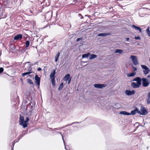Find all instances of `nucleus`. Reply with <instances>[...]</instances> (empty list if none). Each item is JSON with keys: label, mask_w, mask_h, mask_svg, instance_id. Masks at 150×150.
<instances>
[{"label": "nucleus", "mask_w": 150, "mask_h": 150, "mask_svg": "<svg viewBox=\"0 0 150 150\" xmlns=\"http://www.w3.org/2000/svg\"><path fill=\"white\" fill-rule=\"evenodd\" d=\"M24 122L25 120L24 117L20 115L19 120V124L23 126L24 128L27 127L28 126L27 125L25 124Z\"/></svg>", "instance_id": "f257e3e1"}, {"label": "nucleus", "mask_w": 150, "mask_h": 150, "mask_svg": "<svg viewBox=\"0 0 150 150\" xmlns=\"http://www.w3.org/2000/svg\"><path fill=\"white\" fill-rule=\"evenodd\" d=\"M129 58L131 59L132 62L134 65H137L139 63L138 62L137 57L136 56L131 55Z\"/></svg>", "instance_id": "f03ea898"}, {"label": "nucleus", "mask_w": 150, "mask_h": 150, "mask_svg": "<svg viewBox=\"0 0 150 150\" xmlns=\"http://www.w3.org/2000/svg\"><path fill=\"white\" fill-rule=\"evenodd\" d=\"M141 66L143 69V71L144 74L146 75L149 73L150 71L149 69L145 65H142Z\"/></svg>", "instance_id": "7ed1b4c3"}, {"label": "nucleus", "mask_w": 150, "mask_h": 150, "mask_svg": "<svg viewBox=\"0 0 150 150\" xmlns=\"http://www.w3.org/2000/svg\"><path fill=\"white\" fill-rule=\"evenodd\" d=\"M142 86L144 87L148 86L149 83V82L148 80L145 78H142Z\"/></svg>", "instance_id": "20e7f679"}, {"label": "nucleus", "mask_w": 150, "mask_h": 150, "mask_svg": "<svg viewBox=\"0 0 150 150\" xmlns=\"http://www.w3.org/2000/svg\"><path fill=\"white\" fill-rule=\"evenodd\" d=\"M140 110H139L138 113L142 115H146L148 114V111L144 108L141 107L140 109Z\"/></svg>", "instance_id": "39448f33"}, {"label": "nucleus", "mask_w": 150, "mask_h": 150, "mask_svg": "<svg viewBox=\"0 0 150 150\" xmlns=\"http://www.w3.org/2000/svg\"><path fill=\"white\" fill-rule=\"evenodd\" d=\"M94 86L95 87L99 88H103L105 87L106 85L105 84H95Z\"/></svg>", "instance_id": "423d86ee"}, {"label": "nucleus", "mask_w": 150, "mask_h": 150, "mask_svg": "<svg viewBox=\"0 0 150 150\" xmlns=\"http://www.w3.org/2000/svg\"><path fill=\"white\" fill-rule=\"evenodd\" d=\"M134 81H137V83L140 86L141 84L142 79L139 77H137L135 78L133 80Z\"/></svg>", "instance_id": "0eeeda50"}, {"label": "nucleus", "mask_w": 150, "mask_h": 150, "mask_svg": "<svg viewBox=\"0 0 150 150\" xmlns=\"http://www.w3.org/2000/svg\"><path fill=\"white\" fill-rule=\"evenodd\" d=\"M35 82L37 86H39L40 84V78L37 75H36L35 76Z\"/></svg>", "instance_id": "6e6552de"}, {"label": "nucleus", "mask_w": 150, "mask_h": 150, "mask_svg": "<svg viewBox=\"0 0 150 150\" xmlns=\"http://www.w3.org/2000/svg\"><path fill=\"white\" fill-rule=\"evenodd\" d=\"M25 131H23L22 134H20L19 137H18L17 139L16 140H14V142H18L19 140L24 136V135L25 134Z\"/></svg>", "instance_id": "1a4fd4ad"}, {"label": "nucleus", "mask_w": 150, "mask_h": 150, "mask_svg": "<svg viewBox=\"0 0 150 150\" xmlns=\"http://www.w3.org/2000/svg\"><path fill=\"white\" fill-rule=\"evenodd\" d=\"M22 38V35L21 34H18L15 36L14 38L15 40H21Z\"/></svg>", "instance_id": "9d476101"}, {"label": "nucleus", "mask_w": 150, "mask_h": 150, "mask_svg": "<svg viewBox=\"0 0 150 150\" xmlns=\"http://www.w3.org/2000/svg\"><path fill=\"white\" fill-rule=\"evenodd\" d=\"M55 74V70H54L53 72L50 75V78L51 80L55 79V77L54 75Z\"/></svg>", "instance_id": "9b49d317"}, {"label": "nucleus", "mask_w": 150, "mask_h": 150, "mask_svg": "<svg viewBox=\"0 0 150 150\" xmlns=\"http://www.w3.org/2000/svg\"><path fill=\"white\" fill-rule=\"evenodd\" d=\"M131 85L132 87L135 88H138L140 86L134 82L132 83Z\"/></svg>", "instance_id": "f8f14e48"}, {"label": "nucleus", "mask_w": 150, "mask_h": 150, "mask_svg": "<svg viewBox=\"0 0 150 150\" xmlns=\"http://www.w3.org/2000/svg\"><path fill=\"white\" fill-rule=\"evenodd\" d=\"M139 110L138 108H136V109L134 110H132L131 111V115H134L136 113H138Z\"/></svg>", "instance_id": "ddd939ff"}, {"label": "nucleus", "mask_w": 150, "mask_h": 150, "mask_svg": "<svg viewBox=\"0 0 150 150\" xmlns=\"http://www.w3.org/2000/svg\"><path fill=\"white\" fill-rule=\"evenodd\" d=\"M132 27L133 28L135 29L136 30H139L140 33L142 32V30L140 27H137L134 25H132Z\"/></svg>", "instance_id": "4468645a"}, {"label": "nucleus", "mask_w": 150, "mask_h": 150, "mask_svg": "<svg viewBox=\"0 0 150 150\" xmlns=\"http://www.w3.org/2000/svg\"><path fill=\"white\" fill-rule=\"evenodd\" d=\"M70 75L69 74H67L64 77V78L63 80L65 81H67L68 80L70 77Z\"/></svg>", "instance_id": "2eb2a0df"}, {"label": "nucleus", "mask_w": 150, "mask_h": 150, "mask_svg": "<svg viewBox=\"0 0 150 150\" xmlns=\"http://www.w3.org/2000/svg\"><path fill=\"white\" fill-rule=\"evenodd\" d=\"M123 52V51L121 49H116L115 50V53H118L119 54H121Z\"/></svg>", "instance_id": "dca6fc26"}, {"label": "nucleus", "mask_w": 150, "mask_h": 150, "mask_svg": "<svg viewBox=\"0 0 150 150\" xmlns=\"http://www.w3.org/2000/svg\"><path fill=\"white\" fill-rule=\"evenodd\" d=\"M97 57V55L96 54H90L89 57L90 59H91L96 58Z\"/></svg>", "instance_id": "f3484780"}, {"label": "nucleus", "mask_w": 150, "mask_h": 150, "mask_svg": "<svg viewBox=\"0 0 150 150\" xmlns=\"http://www.w3.org/2000/svg\"><path fill=\"white\" fill-rule=\"evenodd\" d=\"M108 35H109V34L108 33H101L98 34V36H105Z\"/></svg>", "instance_id": "a211bd4d"}, {"label": "nucleus", "mask_w": 150, "mask_h": 150, "mask_svg": "<svg viewBox=\"0 0 150 150\" xmlns=\"http://www.w3.org/2000/svg\"><path fill=\"white\" fill-rule=\"evenodd\" d=\"M31 70L29 71V72H25L22 74V76H24L26 75H28L30 74L32 72V71H30Z\"/></svg>", "instance_id": "6ab92c4d"}, {"label": "nucleus", "mask_w": 150, "mask_h": 150, "mask_svg": "<svg viewBox=\"0 0 150 150\" xmlns=\"http://www.w3.org/2000/svg\"><path fill=\"white\" fill-rule=\"evenodd\" d=\"M60 53L58 52L56 55L55 56V62H57L58 60L59 56Z\"/></svg>", "instance_id": "aec40b11"}, {"label": "nucleus", "mask_w": 150, "mask_h": 150, "mask_svg": "<svg viewBox=\"0 0 150 150\" xmlns=\"http://www.w3.org/2000/svg\"><path fill=\"white\" fill-rule=\"evenodd\" d=\"M120 114H122L123 115H131V114L130 113L127 112L125 111H123L121 112L120 113Z\"/></svg>", "instance_id": "412c9836"}, {"label": "nucleus", "mask_w": 150, "mask_h": 150, "mask_svg": "<svg viewBox=\"0 0 150 150\" xmlns=\"http://www.w3.org/2000/svg\"><path fill=\"white\" fill-rule=\"evenodd\" d=\"M150 27L148 26L146 30V32L148 36L150 37V30H149Z\"/></svg>", "instance_id": "4be33fe9"}, {"label": "nucleus", "mask_w": 150, "mask_h": 150, "mask_svg": "<svg viewBox=\"0 0 150 150\" xmlns=\"http://www.w3.org/2000/svg\"><path fill=\"white\" fill-rule=\"evenodd\" d=\"M90 54V53H88L87 54H83L82 55V58H87L88 57Z\"/></svg>", "instance_id": "5701e85b"}, {"label": "nucleus", "mask_w": 150, "mask_h": 150, "mask_svg": "<svg viewBox=\"0 0 150 150\" xmlns=\"http://www.w3.org/2000/svg\"><path fill=\"white\" fill-rule=\"evenodd\" d=\"M136 72H133L131 73H129L127 74V76L128 77L133 76L135 75L136 74Z\"/></svg>", "instance_id": "b1692460"}, {"label": "nucleus", "mask_w": 150, "mask_h": 150, "mask_svg": "<svg viewBox=\"0 0 150 150\" xmlns=\"http://www.w3.org/2000/svg\"><path fill=\"white\" fill-rule=\"evenodd\" d=\"M147 102L148 104H150V92L148 93V98L147 99Z\"/></svg>", "instance_id": "393cba45"}, {"label": "nucleus", "mask_w": 150, "mask_h": 150, "mask_svg": "<svg viewBox=\"0 0 150 150\" xmlns=\"http://www.w3.org/2000/svg\"><path fill=\"white\" fill-rule=\"evenodd\" d=\"M63 87V83H61L59 85V87L58 88V90H61Z\"/></svg>", "instance_id": "a878e982"}, {"label": "nucleus", "mask_w": 150, "mask_h": 150, "mask_svg": "<svg viewBox=\"0 0 150 150\" xmlns=\"http://www.w3.org/2000/svg\"><path fill=\"white\" fill-rule=\"evenodd\" d=\"M36 63H34V64H30L29 65V66H30V67H29V68L28 69V72H29V71H30V70H31V71H32V68H31V67L32 66H33V65H35V64H36Z\"/></svg>", "instance_id": "bb28decb"}, {"label": "nucleus", "mask_w": 150, "mask_h": 150, "mask_svg": "<svg viewBox=\"0 0 150 150\" xmlns=\"http://www.w3.org/2000/svg\"><path fill=\"white\" fill-rule=\"evenodd\" d=\"M126 94L128 95H131V91L129 90H127L125 91Z\"/></svg>", "instance_id": "cd10ccee"}, {"label": "nucleus", "mask_w": 150, "mask_h": 150, "mask_svg": "<svg viewBox=\"0 0 150 150\" xmlns=\"http://www.w3.org/2000/svg\"><path fill=\"white\" fill-rule=\"evenodd\" d=\"M30 41H26L25 42L26 47L27 48L30 45Z\"/></svg>", "instance_id": "c85d7f7f"}, {"label": "nucleus", "mask_w": 150, "mask_h": 150, "mask_svg": "<svg viewBox=\"0 0 150 150\" xmlns=\"http://www.w3.org/2000/svg\"><path fill=\"white\" fill-rule=\"evenodd\" d=\"M29 120V117H27L25 119V122H24L25 124L26 125H27L28 122V121Z\"/></svg>", "instance_id": "c756f323"}, {"label": "nucleus", "mask_w": 150, "mask_h": 150, "mask_svg": "<svg viewBox=\"0 0 150 150\" xmlns=\"http://www.w3.org/2000/svg\"><path fill=\"white\" fill-rule=\"evenodd\" d=\"M27 83H28L29 84H33V82L32 80L30 79H28L27 80Z\"/></svg>", "instance_id": "7c9ffc66"}, {"label": "nucleus", "mask_w": 150, "mask_h": 150, "mask_svg": "<svg viewBox=\"0 0 150 150\" xmlns=\"http://www.w3.org/2000/svg\"><path fill=\"white\" fill-rule=\"evenodd\" d=\"M55 79H52L51 80V82L52 83V85L54 86H55Z\"/></svg>", "instance_id": "2f4dec72"}, {"label": "nucleus", "mask_w": 150, "mask_h": 150, "mask_svg": "<svg viewBox=\"0 0 150 150\" xmlns=\"http://www.w3.org/2000/svg\"><path fill=\"white\" fill-rule=\"evenodd\" d=\"M132 71L134 72L135 71H136L137 70V68L134 67L133 66H132Z\"/></svg>", "instance_id": "473e14b6"}, {"label": "nucleus", "mask_w": 150, "mask_h": 150, "mask_svg": "<svg viewBox=\"0 0 150 150\" xmlns=\"http://www.w3.org/2000/svg\"><path fill=\"white\" fill-rule=\"evenodd\" d=\"M64 127H63L62 128H60V127H59V128H55V129H53V131L54 130H60L62 128H64ZM52 131H53V130H52Z\"/></svg>", "instance_id": "72a5a7b5"}, {"label": "nucleus", "mask_w": 150, "mask_h": 150, "mask_svg": "<svg viewBox=\"0 0 150 150\" xmlns=\"http://www.w3.org/2000/svg\"><path fill=\"white\" fill-rule=\"evenodd\" d=\"M134 38L136 40H140V38L139 37V36H135L134 37Z\"/></svg>", "instance_id": "f704fd0d"}, {"label": "nucleus", "mask_w": 150, "mask_h": 150, "mask_svg": "<svg viewBox=\"0 0 150 150\" xmlns=\"http://www.w3.org/2000/svg\"><path fill=\"white\" fill-rule=\"evenodd\" d=\"M4 71V69L2 67L0 68V73H1L3 72Z\"/></svg>", "instance_id": "c9c22d12"}, {"label": "nucleus", "mask_w": 150, "mask_h": 150, "mask_svg": "<svg viewBox=\"0 0 150 150\" xmlns=\"http://www.w3.org/2000/svg\"><path fill=\"white\" fill-rule=\"evenodd\" d=\"M82 38H78L76 40V41L77 42H78L80 40H82Z\"/></svg>", "instance_id": "e433bc0d"}, {"label": "nucleus", "mask_w": 150, "mask_h": 150, "mask_svg": "<svg viewBox=\"0 0 150 150\" xmlns=\"http://www.w3.org/2000/svg\"><path fill=\"white\" fill-rule=\"evenodd\" d=\"M78 122H73L71 124H70L69 125H66L65 127H67V126H70V125H72L73 124H74V123H78Z\"/></svg>", "instance_id": "4c0bfd02"}, {"label": "nucleus", "mask_w": 150, "mask_h": 150, "mask_svg": "<svg viewBox=\"0 0 150 150\" xmlns=\"http://www.w3.org/2000/svg\"><path fill=\"white\" fill-rule=\"evenodd\" d=\"M135 92L134 90L131 91V95L134 94L135 93Z\"/></svg>", "instance_id": "58836bf2"}, {"label": "nucleus", "mask_w": 150, "mask_h": 150, "mask_svg": "<svg viewBox=\"0 0 150 150\" xmlns=\"http://www.w3.org/2000/svg\"><path fill=\"white\" fill-rule=\"evenodd\" d=\"M41 69L40 68H38L37 69L38 71H41Z\"/></svg>", "instance_id": "ea45409f"}, {"label": "nucleus", "mask_w": 150, "mask_h": 150, "mask_svg": "<svg viewBox=\"0 0 150 150\" xmlns=\"http://www.w3.org/2000/svg\"><path fill=\"white\" fill-rule=\"evenodd\" d=\"M125 39L127 41H128L129 40V38H126Z\"/></svg>", "instance_id": "a19ab883"}, {"label": "nucleus", "mask_w": 150, "mask_h": 150, "mask_svg": "<svg viewBox=\"0 0 150 150\" xmlns=\"http://www.w3.org/2000/svg\"><path fill=\"white\" fill-rule=\"evenodd\" d=\"M71 81V79H70L69 80V81H68V84H69L70 83Z\"/></svg>", "instance_id": "79ce46f5"}, {"label": "nucleus", "mask_w": 150, "mask_h": 150, "mask_svg": "<svg viewBox=\"0 0 150 150\" xmlns=\"http://www.w3.org/2000/svg\"><path fill=\"white\" fill-rule=\"evenodd\" d=\"M150 77V75H149L147 76V78H149V77Z\"/></svg>", "instance_id": "37998d69"}, {"label": "nucleus", "mask_w": 150, "mask_h": 150, "mask_svg": "<svg viewBox=\"0 0 150 150\" xmlns=\"http://www.w3.org/2000/svg\"><path fill=\"white\" fill-rule=\"evenodd\" d=\"M26 63H30V62H26Z\"/></svg>", "instance_id": "c03bdc74"}]
</instances>
